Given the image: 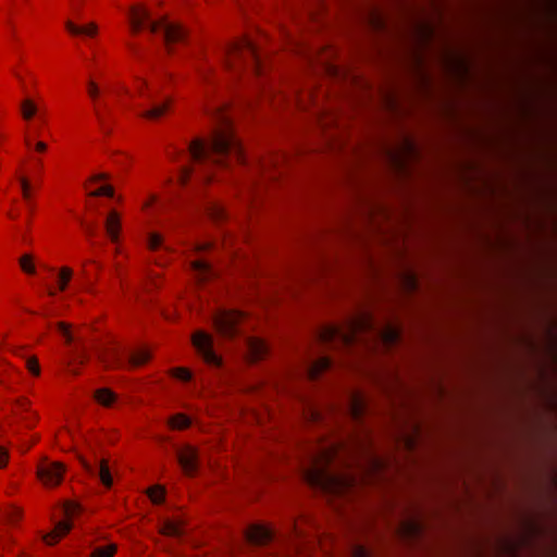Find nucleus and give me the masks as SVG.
Wrapping results in <instances>:
<instances>
[{
    "mask_svg": "<svg viewBox=\"0 0 557 557\" xmlns=\"http://www.w3.org/2000/svg\"><path fill=\"white\" fill-rule=\"evenodd\" d=\"M149 497L154 504H159L164 498V491L160 487H153L149 491Z\"/></svg>",
    "mask_w": 557,
    "mask_h": 557,
    "instance_id": "33",
    "label": "nucleus"
},
{
    "mask_svg": "<svg viewBox=\"0 0 557 557\" xmlns=\"http://www.w3.org/2000/svg\"><path fill=\"white\" fill-rule=\"evenodd\" d=\"M193 344L202 359L210 366L220 367L221 358L213 350V338L210 334L198 331L193 336Z\"/></svg>",
    "mask_w": 557,
    "mask_h": 557,
    "instance_id": "7",
    "label": "nucleus"
},
{
    "mask_svg": "<svg viewBox=\"0 0 557 557\" xmlns=\"http://www.w3.org/2000/svg\"><path fill=\"white\" fill-rule=\"evenodd\" d=\"M368 333H373L387 346L397 344L400 337L397 329L393 326L376 329L372 319L367 314H362L350 321L346 327L337 325L323 327L319 332V338L323 344L330 346H351L359 341H363L362 337Z\"/></svg>",
    "mask_w": 557,
    "mask_h": 557,
    "instance_id": "2",
    "label": "nucleus"
},
{
    "mask_svg": "<svg viewBox=\"0 0 557 557\" xmlns=\"http://www.w3.org/2000/svg\"><path fill=\"white\" fill-rule=\"evenodd\" d=\"M72 524L69 521H60L57 523L54 530L47 534L44 540L48 545H53L60 537L70 532Z\"/></svg>",
    "mask_w": 557,
    "mask_h": 557,
    "instance_id": "17",
    "label": "nucleus"
},
{
    "mask_svg": "<svg viewBox=\"0 0 557 557\" xmlns=\"http://www.w3.org/2000/svg\"><path fill=\"white\" fill-rule=\"evenodd\" d=\"M333 361L329 357H320L306 367V374L309 379L315 380L319 375L331 369Z\"/></svg>",
    "mask_w": 557,
    "mask_h": 557,
    "instance_id": "16",
    "label": "nucleus"
},
{
    "mask_svg": "<svg viewBox=\"0 0 557 557\" xmlns=\"http://www.w3.org/2000/svg\"><path fill=\"white\" fill-rule=\"evenodd\" d=\"M193 270L196 272L199 281H206L214 275V270L206 260H195L191 263Z\"/></svg>",
    "mask_w": 557,
    "mask_h": 557,
    "instance_id": "18",
    "label": "nucleus"
},
{
    "mask_svg": "<svg viewBox=\"0 0 557 557\" xmlns=\"http://www.w3.org/2000/svg\"><path fill=\"white\" fill-rule=\"evenodd\" d=\"M90 196H92V197H99V196L113 197L114 190L111 186L104 185V186L99 187L95 191L90 193Z\"/></svg>",
    "mask_w": 557,
    "mask_h": 557,
    "instance_id": "32",
    "label": "nucleus"
},
{
    "mask_svg": "<svg viewBox=\"0 0 557 557\" xmlns=\"http://www.w3.org/2000/svg\"><path fill=\"white\" fill-rule=\"evenodd\" d=\"M149 248L156 250L162 246V237L157 233H151L148 238Z\"/></svg>",
    "mask_w": 557,
    "mask_h": 557,
    "instance_id": "34",
    "label": "nucleus"
},
{
    "mask_svg": "<svg viewBox=\"0 0 557 557\" xmlns=\"http://www.w3.org/2000/svg\"><path fill=\"white\" fill-rule=\"evenodd\" d=\"M116 552L115 544H108L106 546H97L91 553V557H113Z\"/></svg>",
    "mask_w": 557,
    "mask_h": 557,
    "instance_id": "24",
    "label": "nucleus"
},
{
    "mask_svg": "<svg viewBox=\"0 0 557 557\" xmlns=\"http://www.w3.org/2000/svg\"><path fill=\"white\" fill-rule=\"evenodd\" d=\"M173 375L184 382H188L191 379V372L185 368H175Z\"/></svg>",
    "mask_w": 557,
    "mask_h": 557,
    "instance_id": "36",
    "label": "nucleus"
},
{
    "mask_svg": "<svg viewBox=\"0 0 557 557\" xmlns=\"http://www.w3.org/2000/svg\"><path fill=\"white\" fill-rule=\"evenodd\" d=\"M58 331L62 334V336L65 338V342L67 344H72L75 342L76 337L71 332V325L65 322H59L57 323Z\"/></svg>",
    "mask_w": 557,
    "mask_h": 557,
    "instance_id": "26",
    "label": "nucleus"
},
{
    "mask_svg": "<svg viewBox=\"0 0 557 557\" xmlns=\"http://www.w3.org/2000/svg\"><path fill=\"white\" fill-rule=\"evenodd\" d=\"M120 219L116 212H110L106 221V230L112 242H116L120 232Z\"/></svg>",
    "mask_w": 557,
    "mask_h": 557,
    "instance_id": "20",
    "label": "nucleus"
},
{
    "mask_svg": "<svg viewBox=\"0 0 557 557\" xmlns=\"http://www.w3.org/2000/svg\"><path fill=\"white\" fill-rule=\"evenodd\" d=\"M214 126L208 139L196 138L188 145V158L207 170L211 166H230L233 161L243 162L244 152L236 137L231 117L222 107L209 112Z\"/></svg>",
    "mask_w": 557,
    "mask_h": 557,
    "instance_id": "1",
    "label": "nucleus"
},
{
    "mask_svg": "<svg viewBox=\"0 0 557 557\" xmlns=\"http://www.w3.org/2000/svg\"><path fill=\"white\" fill-rule=\"evenodd\" d=\"M151 358V354L149 350L145 348L137 349L135 351L125 352L122 356L115 357V362L117 366H128V367H140L145 364Z\"/></svg>",
    "mask_w": 557,
    "mask_h": 557,
    "instance_id": "13",
    "label": "nucleus"
},
{
    "mask_svg": "<svg viewBox=\"0 0 557 557\" xmlns=\"http://www.w3.org/2000/svg\"><path fill=\"white\" fill-rule=\"evenodd\" d=\"M66 513L71 515V509L70 508H66Z\"/></svg>",
    "mask_w": 557,
    "mask_h": 557,
    "instance_id": "51",
    "label": "nucleus"
},
{
    "mask_svg": "<svg viewBox=\"0 0 557 557\" xmlns=\"http://www.w3.org/2000/svg\"><path fill=\"white\" fill-rule=\"evenodd\" d=\"M347 411L355 421H360L368 411V401L359 392H350L348 395Z\"/></svg>",
    "mask_w": 557,
    "mask_h": 557,
    "instance_id": "11",
    "label": "nucleus"
},
{
    "mask_svg": "<svg viewBox=\"0 0 557 557\" xmlns=\"http://www.w3.org/2000/svg\"><path fill=\"white\" fill-rule=\"evenodd\" d=\"M243 344L252 361L262 359L268 354V345L260 338L245 336Z\"/></svg>",
    "mask_w": 557,
    "mask_h": 557,
    "instance_id": "14",
    "label": "nucleus"
},
{
    "mask_svg": "<svg viewBox=\"0 0 557 557\" xmlns=\"http://www.w3.org/2000/svg\"><path fill=\"white\" fill-rule=\"evenodd\" d=\"M129 20L134 33L147 27L152 34H161L169 52L172 45L186 40V32L181 25L171 23L165 18L153 21L145 8L133 7L129 11Z\"/></svg>",
    "mask_w": 557,
    "mask_h": 557,
    "instance_id": "4",
    "label": "nucleus"
},
{
    "mask_svg": "<svg viewBox=\"0 0 557 557\" xmlns=\"http://www.w3.org/2000/svg\"><path fill=\"white\" fill-rule=\"evenodd\" d=\"M221 57L224 66L228 70L237 71L242 65H245L252 73L261 72V61L257 46L247 37L228 44L223 49Z\"/></svg>",
    "mask_w": 557,
    "mask_h": 557,
    "instance_id": "5",
    "label": "nucleus"
},
{
    "mask_svg": "<svg viewBox=\"0 0 557 557\" xmlns=\"http://www.w3.org/2000/svg\"><path fill=\"white\" fill-rule=\"evenodd\" d=\"M95 398L100 405L109 407L115 401L116 395L109 388H99L95 392Z\"/></svg>",
    "mask_w": 557,
    "mask_h": 557,
    "instance_id": "22",
    "label": "nucleus"
},
{
    "mask_svg": "<svg viewBox=\"0 0 557 557\" xmlns=\"http://www.w3.org/2000/svg\"><path fill=\"white\" fill-rule=\"evenodd\" d=\"M194 169L190 168V166H182L181 170H180V176H178V180L181 182L182 185L186 184L189 176L191 175Z\"/></svg>",
    "mask_w": 557,
    "mask_h": 557,
    "instance_id": "37",
    "label": "nucleus"
},
{
    "mask_svg": "<svg viewBox=\"0 0 557 557\" xmlns=\"http://www.w3.org/2000/svg\"><path fill=\"white\" fill-rule=\"evenodd\" d=\"M8 451L4 448L0 447V468L5 466V463L8 462Z\"/></svg>",
    "mask_w": 557,
    "mask_h": 557,
    "instance_id": "42",
    "label": "nucleus"
},
{
    "mask_svg": "<svg viewBox=\"0 0 557 557\" xmlns=\"http://www.w3.org/2000/svg\"><path fill=\"white\" fill-rule=\"evenodd\" d=\"M73 272L70 268H62L59 273V288L65 290L70 280L72 278Z\"/></svg>",
    "mask_w": 557,
    "mask_h": 557,
    "instance_id": "27",
    "label": "nucleus"
},
{
    "mask_svg": "<svg viewBox=\"0 0 557 557\" xmlns=\"http://www.w3.org/2000/svg\"><path fill=\"white\" fill-rule=\"evenodd\" d=\"M86 232H87V234H88V235H92V233H94V232H92V228H91V227H89V226H88V227H86Z\"/></svg>",
    "mask_w": 557,
    "mask_h": 557,
    "instance_id": "47",
    "label": "nucleus"
},
{
    "mask_svg": "<svg viewBox=\"0 0 557 557\" xmlns=\"http://www.w3.org/2000/svg\"><path fill=\"white\" fill-rule=\"evenodd\" d=\"M21 187L23 190V197L28 200L29 199V183L26 178H21Z\"/></svg>",
    "mask_w": 557,
    "mask_h": 557,
    "instance_id": "41",
    "label": "nucleus"
},
{
    "mask_svg": "<svg viewBox=\"0 0 557 557\" xmlns=\"http://www.w3.org/2000/svg\"><path fill=\"white\" fill-rule=\"evenodd\" d=\"M22 512L18 508L9 507L1 516V520L8 524H15L21 519Z\"/></svg>",
    "mask_w": 557,
    "mask_h": 557,
    "instance_id": "23",
    "label": "nucleus"
},
{
    "mask_svg": "<svg viewBox=\"0 0 557 557\" xmlns=\"http://www.w3.org/2000/svg\"><path fill=\"white\" fill-rule=\"evenodd\" d=\"M161 532L168 536L182 537L184 535V528L180 521L166 520L162 525Z\"/></svg>",
    "mask_w": 557,
    "mask_h": 557,
    "instance_id": "21",
    "label": "nucleus"
},
{
    "mask_svg": "<svg viewBox=\"0 0 557 557\" xmlns=\"http://www.w3.org/2000/svg\"><path fill=\"white\" fill-rule=\"evenodd\" d=\"M64 468L59 462L41 463L38 467L37 474L45 485H58L63 476Z\"/></svg>",
    "mask_w": 557,
    "mask_h": 557,
    "instance_id": "10",
    "label": "nucleus"
},
{
    "mask_svg": "<svg viewBox=\"0 0 557 557\" xmlns=\"http://www.w3.org/2000/svg\"><path fill=\"white\" fill-rule=\"evenodd\" d=\"M171 108L170 98H159L154 94L148 95V108L143 110L140 116L150 121L162 117Z\"/></svg>",
    "mask_w": 557,
    "mask_h": 557,
    "instance_id": "9",
    "label": "nucleus"
},
{
    "mask_svg": "<svg viewBox=\"0 0 557 557\" xmlns=\"http://www.w3.org/2000/svg\"><path fill=\"white\" fill-rule=\"evenodd\" d=\"M48 294H49L50 296H54V295H55V292H54V290H52V289H50V290L48 292Z\"/></svg>",
    "mask_w": 557,
    "mask_h": 557,
    "instance_id": "49",
    "label": "nucleus"
},
{
    "mask_svg": "<svg viewBox=\"0 0 557 557\" xmlns=\"http://www.w3.org/2000/svg\"><path fill=\"white\" fill-rule=\"evenodd\" d=\"M107 178V175L106 174H97L94 176V181L95 182H98V181H102V180H106Z\"/></svg>",
    "mask_w": 557,
    "mask_h": 557,
    "instance_id": "45",
    "label": "nucleus"
},
{
    "mask_svg": "<svg viewBox=\"0 0 557 557\" xmlns=\"http://www.w3.org/2000/svg\"><path fill=\"white\" fill-rule=\"evenodd\" d=\"M88 95L94 100H96L99 96V88H98L97 84L92 81L88 82Z\"/></svg>",
    "mask_w": 557,
    "mask_h": 557,
    "instance_id": "39",
    "label": "nucleus"
},
{
    "mask_svg": "<svg viewBox=\"0 0 557 557\" xmlns=\"http://www.w3.org/2000/svg\"><path fill=\"white\" fill-rule=\"evenodd\" d=\"M209 214L214 220H222L225 216L224 208L218 203H212L209 207Z\"/></svg>",
    "mask_w": 557,
    "mask_h": 557,
    "instance_id": "29",
    "label": "nucleus"
},
{
    "mask_svg": "<svg viewBox=\"0 0 557 557\" xmlns=\"http://www.w3.org/2000/svg\"><path fill=\"white\" fill-rule=\"evenodd\" d=\"M209 178H210V176L208 174L203 175V180H209Z\"/></svg>",
    "mask_w": 557,
    "mask_h": 557,
    "instance_id": "50",
    "label": "nucleus"
},
{
    "mask_svg": "<svg viewBox=\"0 0 557 557\" xmlns=\"http://www.w3.org/2000/svg\"><path fill=\"white\" fill-rule=\"evenodd\" d=\"M190 423H191L190 419L183 413H177L174 417H172L170 420L171 428L178 429V430L188 428L190 425Z\"/></svg>",
    "mask_w": 557,
    "mask_h": 557,
    "instance_id": "25",
    "label": "nucleus"
},
{
    "mask_svg": "<svg viewBox=\"0 0 557 557\" xmlns=\"http://www.w3.org/2000/svg\"><path fill=\"white\" fill-rule=\"evenodd\" d=\"M294 535L297 539H301L302 537V531L297 525H294Z\"/></svg>",
    "mask_w": 557,
    "mask_h": 557,
    "instance_id": "44",
    "label": "nucleus"
},
{
    "mask_svg": "<svg viewBox=\"0 0 557 557\" xmlns=\"http://www.w3.org/2000/svg\"><path fill=\"white\" fill-rule=\"evenodd\" d=\"M178 463L186 475L193 476L198 469V454L191 446H186L177 453Z\"/></svg>",
    "mask_w": 557,
    "mask_h": 557,
    "instance_id": "12",
    "label": "nucleus"
},
{
    "mask_svg": "<svg viewBox=\"0 0 557 557\" xmlns=\"http://www.w3.org/2000/svg\"><path fill=\"white\" fill-rule=\"evenodd\" d=\"M76 358L79 360V362H81V363H83V362H84V358H83V356H81V355H79V356H77Z\"/></svg>",
    "mask_w": 557,
    "mask_h": 557,
    "instance_id": "48",
    "label": "nucleus"
},
{
    "mask_svg": "<svg viewBox=\"0 0 557 557\" xmlns=\"http://www.w3.org/2000/svg\"><path fill=\"white\" fill-rule=\"evenodd\" d=\"M350 557H369V550L359 544H354L350 547Z\"/></svg>",
    "mask_w": 557,
    "mask_h": 557,
    "instance_id": "31",
    "label": "nucleus"
},
{
    "mask_svg": "<svg viewBox=\"0 0 557 557\" xmlns=\"http://www.w3.org/2000/svg\"><path fill=\"white\" fill-rule=\"evenodd\" d=\"M20 264H21V268L23 269L24 272H26L28 274H34L35 273V267L32 263V257L29 255L23 256L20 259Z\"/></svg>",
    "mask_w": 557,
    "mask_h": 557,
    "instance_id": "30",
    "label": "nucleus"
},
{
    "mask_svg": "<svg viewBox=\"0 0 557 557\" xmlns=\"http://www.w3.org/2000/svg\"><path fill=\"white\" fill-rule=\"evenodd\" d=\"M85 469L92 475L99 476L101 483L106 487H111L113 483L112 474L109 468L108 462L104 459H101L99 463L95 467L88 465L84 461Z\"/></svg>",
    "mask_w": 557,
    "mask_h": 557,
    "instance_id": "15",
    "label": "nucleus"
},
{
    "mask_svg": "<svg viewBox=\"0 0 557 557\" xmlns=\"http://www.w3.org/2000/svg\"><path fill=\"white\" fill-rule=\"evenodd\" d=\"M404 529L410 535H417L420 532V525L417 522H413V521L407 522L404 525Z\"/></svg>",
    "mask_w": 557,
    "mask_h": 557,
    "instance_id": "38",
    "label": "nucleus"
},
{
    "mask_svg": "<svg viewBox=\"0 0 557 557\" xmlns=\"http://www.w3.org/2000/svg\"><path fill=\"white\" fill-rule=\"evenodd\" d=\"M244 314L237 310H218L213 315V323L216 332L224 338H234L242 334L240 324Z\"/></svg>",
    "mask_w": 557,
    "mask_h": 557,
    "instance_id": "6",
    "label": "nucleus"
},
{
    "mask_svg": "<svg viewBox=\"0 0 557 557\" xmlns=\"http://www.w3.org/2000/svg\"><path fill=\"white\" fill-rule=\"evenodd\" d=\"M312 419L313 420H319V413L318 412H312Z\"/></svg>",
    "mask_w": 557,
    "mask_h": 557,
    "instance_id": "46",
    "label": "nucleus"
},
{
    "mask_svg": "<svg viewBox=\"0 0 557 557\" xmlns=\"http://www.w3.org/2000/svg\"><path fill=\"white\" fill-rule=\"evenodd\" d=\"M335 454V446L323 448L318 456L312 458L311 465L302 471L304 481L310 487L325 494H339L349 486L348 478L329 469Z\"/></svg>",
    "mask_w": 557,
    "mask_h": 557,
    "instance_id": "3",
    "label": "nucleus"
},
{
    "mask_svg": "<svg viewBox=\"0 0 557 557\" xmlns=\"http://www.w3.org/2000/svg\"><path fill=\"white\" fill-rule=\"evenodd\" d=\"M26 367L30 373H33L34 375H39L40 368H39L37 358H35V357L27 358Z\"/></svg>",
    "mask_w": 557,
    "mask_h": 557,
    "instance_id": "35",
    "label": "nucleus"
},
{
    "mask_svg": "<svg viewBox=\"0 0 557 557\" xmlns=\"http://www.w3.org/2000/svg\"><path fill=\"white\" fill-rule=\"evenodd\" d=\"M96 115H97V120H98V122L100 124L101 129L104 133H108L109 128H108V125H107L106 116L100 111H98V110H96Z\"/></svg>",
    "mask_w": 557,
    "mask_h": 557,
    "instance_id": "40",
    "label": "nucleus"
},
{
    "mask_svg": "<svg viewBox=\"0 0 557 557\" xmlns=\"http://www.w3.org/2000/svg\"><path fill=\"white\" fill-rule=\"evenodd\" d=\"M275 536V532L263 524H252L245 531V540L252 546L268 545Z\"/></svg>",
    "mask_w": 557,
    "mask_h": 557,
    "instance_id": "8",
    "label": "nucleus"
},
{
    "mask_svg": "<svg viewBox=\"0 0 557 557\" xmlns=\"http://www.w3.org/2000/svg\"><path fill=\"white\" fill-rule=\"evenodd\" d=\"M23 117L26 120L32 119L36 113V107L30 100H25L22 103Z\"/></svg>",
    "mask_w": 557,
    "mask_h": 557,
    "instance_id": "28",
    "label": "nucleus"
},
{
    "mask_svg": "<svg viewBox=\"0 0 557 557\" xmlns=\"http://www.w3.org/2000/svg\"><path fill=\"white\" fill-rule=\"evenodd\" d=\"M35 149L39 152H44L47 149V145L42 141L36 144Z\"/></svg>",
    "mask_w": 557,
    "mask_h": 557,
    "instance_id": "43",
    "label": "nucleus"
},
{
    "mask_svg": "<svg viewBox=\"0 0 557 557\" xmlns=\"http://www.w3.org/2000/svg\"><path fill=\"white\" fill-rule=\"evenodd\" d=\"M65 27L73 35H85L92 37L97 34V25L95 23H90L86 26H77L73 22L66 21Z\"/></svg>",
    "mask_w": 557,
    "mask_h": 557,
    "instance_id": "19",
    "label": "nucleus"
},
{
    "mask_svg": "<svg viewBox=\"0 0 557 557\" xmlns=\"http://www.w3.org/2000/svg\"><path fill=\"white\" fill-rule=\"evenodd\" d=\"M45 317H49L50 315V312H45L44 313Z\"/></svg>",
    "mask_w": 557,
    "mask_h": 557,
    "instance_id": "52",
    "label": "nucleus"
}]
</instances>
